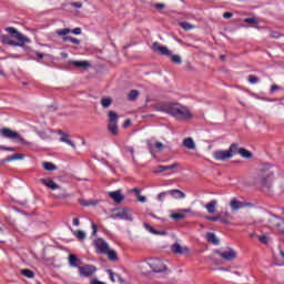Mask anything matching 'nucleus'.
<instances>
[{
  "label": "nucleus",
  "mask_w": 284,
  "mask_h": 284,
  "mask_svg": "<svg viewBox=\"0 0 284 284\" xmlns=\"http://www.w3.org/2000/svg\"><path fill=\"white\" fill-rule=\"evenodd\" d=\"M156 110L159 112L171 114V116H174V119H178L179 121H187V119H192L190 110L181 104L160 103L156 105Z\"/></svg>",
  "instance_id": "obj_1"
},
{
  "label": "nucleus",
  "mask_w": 284,
  "mask_h": 284,
  "mask_svg": "<svg viewBox=\"0 0 284 284\" xmlns=\"http://www.w3.org/2000/svg\"><path fill=\"white\" fill-rule=\"evenodd\" d=\"M4 30L8 32V34H10V36L2 34L0 37V41L4 45H16L19 48H23V45H26V43H30V38L23 36L21 32H19V30H17V28L7 27Z\"/></svg>",
  "instance_id": "obj_2"
},
{
  "label": "nucleus",
  "mask_w": 284,
  "mask_h": 284,
  "mask_svg": "<svg viewBox=\"0 0 284 284\" xmlns=\"http://www.w3.org/2000/svg\"><path fill=\"white\" fill-rule=\"evenodd\" d=\"M278 168L271 165V164H265L261 171H260V176H261V183L264 185V187H270L272 184V179H274V174H276V171Z\"/></svg>",
  "instance_id": "obj_3"
},
{
  "label": "nucleus",
  "mask_w": 284,
  "mask_h": 284,
  "mask_svg": "<svg viewBox=\"0 0 284 284\" xmlns=\"http://www.w3.org/2000/svg\"><path fill=\"white\" fill-rule=\"evenodd\" d=\"M141 267L142 270L145 267H150L152 272H155L156 274L161 272H168V266L160 258H151L144 261L142 262Z\"/></svg>",
  "instance_id": "obj_4"
},
{
  "label": "nucleus",
  "mask_w": 284,
  "mask_h": 284,
  "mask_svg": "<svg viewBox=\"0 0 284 284\" xmlns=\"http://www.w3.org/2000/svg\"><path fill=\"white\" fill-rule=\"evenodd\" d=\"M109 123H108V130L110 134L113 136H118L119 134V114H116L114 111H109Z\"/></svg>",
  "instance_id": "obj_5"
},
{
  "label": "nucleus",
  "mask_w": 284,
  "mask_h": 284,
  "mask_svg": "<svg viewBox=\"0 0 284 284\" xmlns=\"http://www.w3.org/2000/svg\"><path fill=\"white\" fill-rule=\"evenodd\" d=\"M111 219L116 221L119 219L120 221H134L132 217V211L130 209L121 207V209H115L111 215Z\"/></svg>",
  "instance_id": "obj_6"
},
{
  "label": "nucleus",
  "mask_w": 284,
  "mask_h": 284,
  "mask_svg": "<svg viewBox=\"0 0 284 284\" xmlns=\"http://www.w3.org/2000/svg\"><path fill=\"white\" fill-rule=\"evenodd\" d=\"M220 258L223 261H234L237 256V253L232 247H224L222 250L215 251Z\"/></svg>",
  "instance_id": "obj_7"
},
{
  "label": "nucleus",
  "mask_w": 284,
  "mask_h": 284,
  "mask_svg": "<svg viewBox=\"0 0 284 284\" xmlns=\"http://www.w3.org/2000/svg\"><path fill=\"white\" fill-rule=\"evenodd\" d=\"M0 134L3 136V139H11L13 141H18V143H23V138H21V135L12 129L2 128L0 129Z\"/></svg>",
  "instance_id": "obj_8"
},
{
  "label": "nucleus",
  "mask_w": 284,
  "mask_h": 284,
  "mask_svg": "<svg viewBox=\"0 0 284 284\" xmlns=\"http://www.w3.org/2000/svg\"><path fill=\"white\" fill-rule=\"evenodd\" d=\"M80 276H83L84 278H90V276H94V273L97 272V266L85 264L83 266H78Z\"/></svg>",
  "instance_id": "obj_9"
},
{
  "label": "nucleus",
  "mask_w": 284,
  "mask_h": 284,
  "mask_svg": "<svg viewBox=\"0 0 284 284\" xmlns=\"http://www.w3.org/2000/svg\"><path fill=\"white\" fill-rule=\"evenodd\" d=\"M270 223L280 234H284V219L281 216L273 215Z\"/></svg>",
  "instance_id": "obj_10"
},
{
  "label": "nucleus",
  "mask_w": 284,
  "mask_h": 284,
  "mask_svg": "<svg viewBox=\"0 0 284 284\" xmlns=\"http://www.w3.org/2000/svg\"><path fill=\"white\" fill-rule=\"evenodd\" d=\"M94 245L97 247V254H106L110 250V245L103 239L95 240Z\"/></svg>",
  "instance_id": "obj_11"
},
{
  "label": "nucleus",
  "mask_w": 284,
  "mask_h": 284,
  "mask_svg": "<svg viewBox=\"0 0 284 284\" xmlns=\"http://www.w3.org/2000/svg\"><path fill=\"white\" fill-rule=\"evenodd\" d=\"M187 214H192V209H180L176 213L171 214V219L173 221H183V219H187Z\"/></svg>",
  "instance_id": "obj_12"
},
{
  "label": "nucleus",
  "mask_w": 284,
  "mask_h": 284,
  "mask_svg": "<svg viewBox=\"0 0 284 284\" xmlns=\"http://www.w3.org/2000/svg\"><path fill=\"white\" fill-rule=\"evenodd\" d=\"M213 159L215 161H227L232 159V154L227 150H216L213 152Z\"/></svg>",
  "instance_id": "obj_13"
},
{
  "label": "nucleus",
  "mask_w": 284,
  "mask_h": 284,
  "mask_svg": "<svg viewBox=\"0 0 284 284\" xmlns=\"http://www.w3.org/2000/svg\"><path fill=\"white\" fill-rule=\"evenodd\" d=\"M206 221H212V222L220 221L221 223H224L225 225H227L232 221V215L226 213V217H224L223 214L217 213V215H214V216H206Z\"/></svg>",
  "instance_id": "obj_14"
},
{
  "label": "nucleus",
  "mask_w": 284,
  "mask_h": 284,
  "mask_svg": "<svg viewBox=\"0 0 284 284\" xmlns=\"http://www.w3.org/2000/svg\"><path fill=\"white\" fill-rule=\"evenodd\" d=\"M75 34L79 36L81 34V28L77 27L73 30L70 28H64V29H59L55 31V33L58 34V37H68V34Z\"/></svg>",
  "instance_id": "obj_15"
},
{
  "label": "nucleus",
  "mask_w": 284,
  "mask_h": 284,
  "mask_svg": "<svg viewBox=\"0 0 284 284\" xmlns=\"http://www.w3.org/2000/svg\"><path fill=\"white\" fill-rule=\"evenodd\" d=\"M148 148L152 156H155L156 152H163L165 150V145L160 141L155 142V146L152 145V142H148Z\"/></svg>",
  "instance_id": "obj_16"
},
{
  "label": "nucleus",
  "mask_w": 284,
  "mask_h": 284,
  "mask_svg": "<svg viewBox=\"0 0 284 284\" xmlns=\"http://www.w3.org/2000/svg\"><path fill=\"white\" fill-rule=\"evenodd\" d=\"M153 50L154 52H159L163 57H172V52L170 51V49H168V47L161 45V43L159 42L153 43Z\"/></svg>",
  "instance_id": "obj_17"
},
{
  "label": "nucleus",
  "mask_w": 284,
  "mask_h": 284,
  "mask_svg": "<svg viewBox=\"0 0 284 284\" xmlns=\"http://www.w3.org/2000/svg\"><path fill=\"white\" fill-rule=\"evenodd\" d=\"M109 196L114 203H123V201H125V195H123L121 190L109 192Z\"/></svg>",
  "instance_id": "obj_18"
},
{
  "label": "nucleus",
  "mask_w": 284,
  "mask_h": 284,
  "mask_svg": "<svg viewBox=\"0 0 284 284\" xmlns=\"http://www.w3.org/2000/svg\"><path fill=\"white\" fill-rule=\"evenodd\" d=\"M230 205H231V210H233L234 212L239 211V210H243V207H247L252 204L250 203H245V202H241L236 199H233L231 202H230Z\"/></svg>",
  "instance_id": "obj_19"
},
{
  "label": "nucleus",
  "mask_w": 284,
  "mask_h": 284,
  "mask_svg": "<svg viewBox=\"0 0 284 284\" xmlns=\"http://www.w3.org/2000/svg\"><path fill=\"white\" fill-rule=\"evenodd\" d=\"M40 183H42V185H45V187H49V190H59V184L55 183L54 180L52 179H41Z\"/></svg>",
  "instance_id": "obj_20"
},
{
  "label": "nucleus",
  "mask_w": 284,
  "mask_h": 284,
  "mask_svg": "<svg viewBox=\"0 0 284 284\" xmlns=\"http://www.w3.org/2000/svg\"><path fill=\"white\" fill-rule=\"evenodd\" d=\"M179 168V163H173L171 165H158L155 169V172L161 173V172H168L170 170H176Z\"/></svg>",
  "instance_id": "obj_21"
},
{
  "label": "nucleus",
  "mask_w": 284,
  "mask_h": 284,
  "mask_svg": "<svg viewBox=\"0 0 284 284\" xmlns=\"http://www.w3.org/2000/svg\"><path fill=\"white\" fill-rule=\"evenodd\" d=\"M79 203H80V205H82L83 207H90V206L95 207V205L99 204V200H89V201H87V200H84V199H80V200H79Z\"/></svg>",
  "instance_id": "obj_22"
},
{
  "label": "nucleus",
  "mask_w": 284,
  "mask_h": 284,
  "mask_svg": "<svg viewBox=\"0 0 284 284\" xmlns=\"http://www.w3.org/2000/svg\"><path fill=\"white\" fill-rule=\"evenodd\" d=\"M183 145L187 150H196V143H194V140L192 138H185L183 140Z\"/></svg>",
  "instance_id": "obj_23"
},
{
  "label": "nucleus",
  "mask_w": 284,
  "mask_h": 284,
  "mask_svg": "<svg viewBox=\"0 0 284 284\" xmlns=\"http://www.w3.org/2000/svg\"><path fill=\"white\" fill-rule=\"evenodd\" d=\"M217 201L216 200H213L211 202H209L206 205H205V210L206 212H209V214H214V212H216V205H217Z\"/></svg>",
  "instance_id": "obj_24"
},
{
  "label": "nucleus",
  "mask_w": 284,
  "mask_h": 284,
  "mask_svg": "<svg viewBox=\"0 0 284 284\" xmlns=\"http://www.w3.org/2000/svg\"><path fill=\"white\" fill-rule=\"evenodd\" d=\"M170 196H173V199H185V193H183L181 190H169Z\"/></svg>",
  "instance_id": "obj_25"
},
{
  "label": "nucleus",
  "mask_w": 284,
  "mask_h": 284,
  "mask_svg": "<svg viewBox=\"0 0 284 284\" xmlns=\"http://www.w3.org/2000/svg\"><path fill=\"white\" fill-rule=\"evenodd\" d=\"M104 254L108 255L109 261H112L113 263L119 261V254L114 250L109 248V251Z\"/></svg>",
  "instance_id": "obj_26"
},
{
  "label": "nucleus",
  "mask_w": 284,
  "mask_h": 284,
  "mask_svg": "<svg viewBox=\"0 0 284 284\" xmlns=\"http://www.w3.org/2000/svg\"><path fill=\"white\" fill-rule=\"evenodd\" d=\"M227 151L230 152L232 159L233 156H236V154H240L241 148H239V144L233 143L230 145Z\"/></svg>",
  "instance_id": "obj_27"
},
{
  "label": "nucleus",
  "mask_w": 284,
  "mask_h": 284,
  "mask_svg": "<svg viewBox=\"0 0 284 284\" xmlns=\"http://www.w3.org/2000/svg\"><path fill=\"white\" fill-rule=\"evenodd\" d=\"M71 65H74L75 68H90V62L73 60V61H71Z\"/></svg>",
  "instance_id": "obj_28"
},
{
  "label": "nucleus",
  "mask_w": 284,
  "mask_h": 284,
  "mask_svg": "<svg viewBox=\"0 0 284 284\" xmlns=\"http://www.w3.org/2000/svg\"><path fill=\"white\" fill-rule=\"evenodd\" d=\"M42 168L45 172H54V170H57V165L52 162H43Z\"/></svg>",
  "instance_id": "obj_29"
},
{
  "label": "nucleus",
  "mask_w": 284,
  "mask_h": 284,
  "mask_svg": "<svg viewBox=\"0 0 284 284\" xmlns=\"http://www.w3.org/2000/svg\"><path fill=\"white\" fill-rule=\"evenodd\" d=\"M206 241L213 245H219V237H216V234L214 233H207Z\"/></svg>",
  "instance_id": "obj_30"
},
{
  "label": "nucleus",
  "mask_w": 284,
  "mask_h": 284,
  "mask_svg": "<svg viewBox=\"0 0 284 284\" xmlns=\"http://www.w3.org/2000/svg\"><path fill=\"white\" fill-rule=\"evenodd\" d=\"M23 159V154H21V153H16V154H13V155H10V156H8V158H6V162L7 163H10V162H12V161H21Z\"/></svg>",
  "instance_id": "obj_31"
},
{
  "label": "nucleus",
  "mask_w": 284,
  "mask_h": 284,
  "mask_svg": "<svg viewBox=\"0 0 284 284\" xmlns=\"http://www.w3.org/2000/svg\"><path fill=\"white\" fill-rule=\"evenodd\" d=\"M20 274H22V276H26V278H34V271L30 268H22L20 271Z\"/></svg>",
  "instance_id": "obj_32"
},
{
  "label": "nucleus",
  "mask_w": 284,
  "mask_h": 284,
  "mask_svg": "<svg viewBox=\"0 0 284 284\" xmlns=\"http://www.w3.org/2000/svg\"><path fill=\"white\" fill-rule=\"evenodd\" d=\"M133 192L140 203H145L148 201V199L145 196L141 195V189L135 187V189H133Z\"/></svg>",
  "instance_id": "obj_33"
},
{
  "label": "nucleus",
  "mask_w": 284,
  "mask_h": 284,
  "mask_svg": "<svg viewBox=\"0 0 284 284\" xmlns=\"http://www.w3.org/2000/svg\"><path fill=\"white\" fill-rule=\"evenodd\" d=\"M62 37V41H70L71 43H73L74 45H79L81 43V40L70 37V36H61Z\"/></svg>",
  "instance_id": "obj_34"
},
{
  "label": "nucleus",
  "mask_w": 284,
  "mask_h": 284,
  "mask_svg": "<svg viewBox=\"0 0 284 284\" xmlns=\"http://www.w3.org/2000/svg\"><path fill=\"white\" fill-rule=\"evenodd\" d=\"M101 105H102V108H104V109L110 108V105H112V98H110V97H104V98H102V99H101Z\"/></svg>",
  "instance_id": "obj_35"
},
{
  "label": "nucleus",
  "mask_w": 284,
  "mask_h": 284,
  "mask_svg": "<svg viewBox=\"0 0 284 284\" xmlns=\"http://www.w3.org/2000/svg\"><path fill=\"white\" fill-rule=\"evenodd\" d=\"M144 229L150 232L151 234H165L164 231H156L152 225L144 223Z\"/></svg>",
  "instance_id": "obj_36"
},
{
  "label": "nucleus",
  "mask_w": 284,
  "mask_h": 284,
  "mask_svg": "<svg viewBox=\"0 0 284 284\" xmlns=\"http://www.w3.org/2000/svg\"><path fill=\"white\" fill-rule=\"evenodd\" d=\"M240 156L243 159H252V152H250L247 149L240 148Z\"/></svg>",
  "instance_id": "obj_37"
},
{
  "label": "nucleus",
  "mask_w": 284,
  "mask_h": 284,
  "mask_svg": "<svg viewBox=\"0 0 284 284\" xmlns=\"http://www.w3.org/2000/svg\"><path fill=\"white\" fill-rule=\"evenodd\" d=\"M77 261H79V257H77V255L74 254L69 255V265H71V267H79L77 264Z\"/></svg>",
  "instance_id": "obj_38"
},
{
  "label": "nucleus",
  "mask_w": 284,
  "mask_h": 284,
  "mask_svg": "<svg viewBox=\"0 0 284 284\" xmlns=\"http://www.w3.org/2000/svg\"><path fill=\"white\" fill-rule=\"evenodd\" d=\"M169 57H171V61L173 62V63H176L178 65H181L182 63H183V60L181 59V55H178V54H171V55H169Z\"/></svg>",
  "instance_id": "obj_39"
},
{
  "label": "nucleus",
  "mask_w": 284,
  "mask_h": 284,
  "mask_svg": "<svg viewBox=\"0 0 284 284\" xmlns=\"http://www.w3.org/2000/svg\"><path fill=\"white\" fill-rule=\"evenodd\" d=\"M138 98H139V91H136V90H132V91L128 94L129 101H136Z\"/></svg>",
  "instance_id": "obj_40"
},
{
  "label": "nucleus",
  "mask_w": 284,
  "mask_h": 284,
  "mask_svg": "<svg viewBox=\"0 0 284 284\" xmlns=\"http://www.w3.org/2000/svg\"><path fill=\"white\" fill-rule=\"evenodd\" d=\"M170 194V191H164V192H161L160 194H158V201L160 203H163L166 199V196H169Z\"/></svg>",
  "instance_id": "obj_41"
},
{
  "label": "nucleus",
  "mask_w": 284,
  "mask_h": 284,
  "mask_svg": "<svg viewBox=\"0 0 284 284\" xmlns=\"http://www.w3.org/2000/svg\"><path fill=\"white\" fill-rule=\"evenodd\" d=\"M172 252H174V254H183V248L179 243H175L172 245Z\"/></svg>",
  "instance_id": "obj_42"
},
{
  "label": "nucleus",
  "mask_w": 284,
  "mask_h": 284,
  "mask_svg": "<svg viewBox=\"0 0 284 284\" xmlns=\"http://www.w3.org/2000/svg\"><path fill=\"white\" fill-rule=\"evenodd\" d=\"M73 234L75 237L79 239V241H84V239L87 236V234L81 230L75 231Z\"/></svg>",
  "instance_id": "obj_43"
},
{
  "label": "nucleus",
  "mask_w": 284,
  "mask_h": 284,
  "mask_svg": "<svg viewBox=\"0 0 284 284\" xmlns=\"http://www.w3.org/2000/svg\"><path fill=\"white\" fill-rule=\"evenodd\" d=\"M60 141L62 143H67L68 145H71V148H73V150H77V145L74 144V142H72V140H70L68 138H60Z\"/></svg>",
  "instance_id": "obj_44"
},
{
  "label": "nucleus",
  "mask_w": 284,
  "mask_h": 284,
  "mask_svg": "<svg viewBox=\"0 0 284 284\" xmlns=\"http://www.w3.org/2000/svg\"><path fill=\"white\" fill-rule=\"evenodd\" d=\"M180 28L183 30H194V26L190 24V22H180Z\"/></svg>",
  "instance_id": "obj_45"
},
{
  "label": "nucleus",
  "mask_w": 284,
  "mask_h": 284,
  "mask_svg": "<svg viewBox=\"0 0 284 284\" xmlns=\"http://www.w3.org/2000/svg\"><path fill=\"white\" fill-rule=\"evenodd\" d=\"M247 81H248V83H251L252 85H254V84L258 83V81H261V80H260L256 75L250 74V75L247 77Z\"/></svg>",
  "instance_id": "obj_46"
},
{
  "label": "nucleus",
  "mask_w": 284,
  "mask_h": 284,
  "mask_svg": "<svg viewBox=\"0 0 284 284\" xmlns=\"http://www.w3.org/2000/svg\"><path fill=\"white\" fill-rule=\"evenodd\" d=\"M244 23H251V24H254V26H258V19H256V18H245Z\"/></svg>",
  "instance_id": "obj_47"
},
{
  "label": "nucleus",
  "mask_w": 284,
  "mask_h": 284,
  "mask_svg": "<svg viewBox=\"0 0 284 284\" xmlns=\"http://www.w3.org/2000/svg\"><path fill=\"white\" fill-rule=\"evenodd\" d=\"M258 241H260V243H262L263 245H267V243H270V237H267L266 235H260V236H258Z\"/></svg>",
  "instance_id": "obj_48"
},
{
  "label": "nucleus",
  "mask_w": 284,
  "mask_h": 284,
  "mask_svg": "<svg viewBox=\"0 0 284 284\" xmlns=\"http://www.w3.org/2000/svg\"><path fill=\"white\" fill-rule=\"evenodd\" d=\"M270 37L271 39H278V37H281V33H278L277 31H271Z\"/></svg>",
  "instance_id": "obj_49"
},
{
  "label": "nucleus",
  "mask_w": 284,
  "mask_h": 284,
  "mask_svg": "<svg viewBox=\"0 0 284 284\" xmlns=\"http://www.w3.org/2000/svg\"><path fill=\"white\" fill-rule=\"evenodd\" d=\"M109 276H110V280L112 281V283H116V280H114V272H112V270H108L106 271Z\"/></svg>",
  "instance_id": "obj_50"
},
{
  "label": "nucleus",
  "mask_w": 284,
  "mask_h": 284,
  "mask_svg": "<svg viewBox=\"0 0 284 284\" xmlns=\"http://www.w3.org/2000/svg\"><path fill=\"white\" fill-rule=\"evenodd\" d=\"M72 8H83V2H71Z\"/></svg>",
  "instance_id": "obj_51"
},
{
  "label": "nucleus",
  "mask_w": 284,
  "mask_h": 284,
  "mask_svg": "<svg viewBox=\"0 0 284 284\" xmlns=\"http://www.w3.org/2000/svg\"><path fill=\"white\" fill-rule=\"evenodd\" d=\"M223 17H224V19H232V17H234V14L230 11H226L223 13Z\"/></svg>",
  "instance_id": "obj_52"
},
{
  "label": "nucleus",
  "mask_w": 284,
  "mask_h": 284,
  "mask_svg": "<svg viewBox=\"0 0 284 284\" xmlns=\"http://www.w3.org/2000/svg\"><path fill=\"white\" fill-rule=\"evenodd\" d=\"M276 90H281V87L276 85V84H273L271 87V92H276Z\"/></svg>",
  "instance_id": "obj_53"
},
{
  "label": "nucleus",
  "mask_w": 284,
  "mask_h": 284,
  "mask_svg": "<svg viewBox=\"0 0 284 284\" xmlns=\"http://www.w3.org/2000/svg\"><path fill=\"white\" fill-rule=\"evenodd\" d=\"M156 10H163V8H165L164 3H156L155 4Z\"/></svg>",
  "instance_id": "obj_54"
},
{
  "label": "nucleus",
  "mask_w": 284,
  "mask_h": 284,
  "mask_svg": "<svg viewBox=\"0 0 284 284\" xmlns=\"http://www.w3.org/2000/svg\"><path fill=\"white\" fill-rule=\"evenodd\" d=\"M73 225H74L75 227H79V225H80L79 217H74V219H73Z\"/></svg>",
  "instance_id": "obj_55"
},
{
  "label": "nucleus",
  "mask_w": 284,
  "mask_h": 284,
  "mask_svg": "<svg viewBox=\"0 0 284 284\" xmlns=\"http://www.w3.org/2000/svg\"><path fill=\"white\" fill-rule=\"evenodd\" d=\"M92 234H97L99 226H97V224H92Z\"/></svg>",
  "instance_id": "obj_56"
},
{
  "label": "nucleus",
  "mask_w": 284,
  "mask_h": 284,
  "mask_svg": "<svg viewBox=\"0 0 284 284\" xmlns=\"http://www.w3.org/2000/svg\"><path fill=\"white\" fill-rule=\"evenodd\" d=\"M1 149H2V150H7V151H9V152H14V149H12V148L1 146Z\"/></svg>",
  "instance_id": "obj_57"
},
{
  "label": "nucleus",
  "mask_w": 284,
  "mask_h": 284,
  "mask_svg": "<svg viewBox=\"0 0 284 284\" xmlns=\"http://www.w3.org/2000/svg\"><path fill=\"white\" fill-rule=\"evenodd\" d=\"M129 151H130V154L132 155V160L134 161V149L130 148Z\"/></svg>",
  "instance_id": "obj_58"
},
{
  "label": "nucleus",
  "mask_w": 284,
  "mask_h": 284,
  "mask_svg": "<svg viewBox=\"0 0 284 284\" xmlns=\"http://www.w3.org/2000/svg\"><path fill=\"white\" fill-rule=\"evenodd\" d=\"M36 55L38 57V59H43V53L41 52H36Z\"/></svg>",
  "instance_id": "obj_59"
},
{
  "label": "nucleus",
  "mask_w": 284,
  "mask_h": 284,
  "mask_svg": "<svg viewBox=\"0 0 284 284\" xmlns=\"http://www.w3.org/2000/svg\"><path fill=\"white\" fill-rule=\"evenodd\" d=\"M131 123H132V122H131L130 120H126V121L124 122V128H128Z\"/></svg>",
  "instance_id": "obj_60"
},
{
  "label": "nucleus",
  "mask_w": 284,
  "mask_h": 284,
  "mask_svg": "<svg viewBox=\"0 0 284 284\" xmlns=\"http://www.w3.org/2000/svg\"><path fill=\"white\" fill-rule=\"evenodd\" d=\"M220 214H222L224 219H227V214H230V213L224 212V213H220Z\"/></svg>",
  "instance_id": "obj_61"
},
{
  "label": "nucleus",
  "mask_w": 284,
  "mask_h": 284,
  "mask_svg": "<svg viewBox=\"0 0 284 284\" xmlns=\"http://www.w3.org/2000/svg\"><path fill=\"white\" fill-rule=\"evenodd\" d=\"M280 255L284 258V251H280Z\"/></svg>",
  "instance_id": "obj_62"
},
{
  "label": "nucleus",
  "mask_w": 284,
  "mask_h": 284,
  "mask_svg": "<svg viewBox=\"0 0 284 284\" xmlns=\"http://www.w3.org/2000/svg\"><path fill=\"white\" fill-rule=\"evenodd\" d=\"M220 59H221L222 61H225V55H221Z\"/></svg>",
  "instance_id": "obj_63"
},
{
  "label": "nucleus",
  "mask_w": 284,
  "mask_h": 284,
  "mask_svg": "<svg viewBox=\"0 0 284 284\" xmlns=\"http://www.w3.org/2000/svg\"><path fill=\"white\" fill-rule=\"evenodd\" d=\"M283 214H284V209H283Z\"/></svg>",
  "instance_id": "obj_64"
}]
</instances>
